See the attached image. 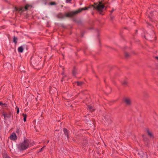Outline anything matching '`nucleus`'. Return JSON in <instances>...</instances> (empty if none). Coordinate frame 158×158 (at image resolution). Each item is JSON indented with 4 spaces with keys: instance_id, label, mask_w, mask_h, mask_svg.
<instances>
[{
    "instance_id": "f03ea898",
    "label": "nucleus",
    "mask_w": 158,
    "mask_h": 158,
    "mask_svg": "<svg viewBox=\"0 0 158 158\" xmlns=\"http://www.w3.org/2000/svg\"><path fill=\"white\" fill-rule=\"evenodd\" d=\"M29 143L30 142L28 139L24 137V141L18 145V149L20 151L26 150L30 147Z\"/></svg>"
},
{
    "instance_id": "423d86ee",
    "label": "nucleus",
    "mask_w": 158,
    "mask_h": 158,
    "mask_svg": "<svg viewBox=\"0 0 158 158\" xmlns=\"http://www.w3.org/2000/svg\"><path fill=\"white\" fill-rule=\"evenodd\" d=\"M123 102L127 106H131L132 105V100L131 98L129 97L124 98L123 99Z\"/></svg>"
},
{
    "instance_id": "39448f33",
    "label": "nucleus",
    "mask_w": 158,
    "mask_h": 158,
    "mask_svg": "<svg viewBox=\"0 0 158 158\" xmlns=\"http://www.w3.org/2000/svg\"><path fill=\"white\" fill-rule=\"evenodd\" d=\"M1 114L4 116V119L5 120H7V118H10L13 116L12 113L10 111L7 112L5 110H4L2 111Z\"/></svg>"
},
{
    "instance_id": "c03bdc74",
    "label": "nucleus",
    "mask_w": 158,
    "mask_h": 158,
    "mask_svg": "<svg viewBox=\"0 0 158 158\" xmlns=\"http://www.w3.org/2000/svg\"><path fill=\"white\" fill-rule=\"evenodd\" d=\"M150 26H151V25L150 24H149Z\"/></svg>"
},
{
    "instance_id": "1a4fd4ad",
    "label": "nucleus",
    "mask_w": 158,
    "mask_h": 158,
    "mask_svg": "<svg viewBox=\"0 0 158 158\" xmlns=\"http://www.w3.org/2000/svg\"><path fill=\"white\" fill-rule=\"evenodd\" d=\"M63 131L64 132V134L67 136V139H69V131L65 128H63Z\"/></svg>"
},
{
    "instance_id": "58836bf2",
    "label": "nucleus",
    "mask_w": 158,
    "mask_h": 158,
    "mask_svg": "<svg viewBox=\"0 0 158 158\" xmlns=\"http://www.w3.org/2000/svg\"><path fill=\"white\" fill-rule=\"evenodd\" d=\"M83 92H84L83 91H81V94H83Z\"/></svg>"
},
{
    "instance_id": "2eb2a0df",
    "label": "nucleus",
    "mask_w": 158,
    "mask_h": 158,
    "mask_svg": "<svg viewBox=\"0 0 158 158\" xmlns=\"http://www.w3.org/2000/svg\"><path fill=\"white\" fill-rule=\"evenodd\" d=\"M19 52L22 53L23 52V48L22 46H21L19 47L18 49Z\"/></svg>"
},
{
    "instance_id": "4c0bfd02",
    "label": "nucleus",
    "mask_w": 158,
    "mask_h": 158,
    "mask_svg": "<svg viewBox=\"0 0 158 158\" xmlns=\"http://www.w3.org/2000/svg\"><path fill=\"white\" fill-rule=\"evenodd\" d=\"M77 41L78 42H79V40H78V39H77Z\"/></svg>"
},
{
    "instance_id": "a18cd8bd",
    "label": "nucleus",
    "mask_w": 158,
    "mask_h": 158,
    "mask_svg": "<svg viewBox=\"0 0 158 158\" xmlns=\"http://www.w3.org/2000/svg\"><path fill=\"white\" fill-rule=\"evenodd\" d=\"M104 82H106V81H105V80H104Z\"/></svg>"
},
{
    "instance_id": "20e7f679",
    "label": "nucleus",
    "mask_w": 158,
    "mask_h": 158,
    "mask_svg": "<svg viewBox=\"0 0 158 158\" xmlns=\"http://www.w3.org/2000/svg\"><path fill=\"white\" fill-rule=\"evenodd\" d=\"M32 7V6L31 5L27 4L24 7L22 6L19 7H15V9L16 11H18L20 15H21L24 11L31 9Z\"/></svg>"
},
{
    "instance_id": "0eeeda50",
    "label": "nucleus",
    "mask_w": 158,
    "mask_h": 158,
    "mask_svg": "<svg viewBox=\"0 0 158 158\" xmlns=\"http://www.w3.org/2000/svg\"><path fill=\"white\" fill-rule=\"evenodd\" d=\"M105 122L107 125H109L111 124L112 122V119L110 118V114L106 115L104 118Z\"/></svg>"
},
{
    "instance_id": "37998d69",
    "label": "nucleus",
    "mask_w": 158,
    "mask_h": 158,
    "mask_svg": "<svg viewBox=\"0 0 158 158\" xmlns=\"http://www.w3.org/2000/svg\"><path fill=\"white\" fill-rule=\"evenodd\" d=\"M73 140L74 141H75V140H74V139H73Z\"/></svg>"
},
{
    "instance_id": "393cba45",
    "label": "nucleus",
    "mask_w": 158,
    "mask_h": 158,
    "mask_svg": "<svg viewBox=\"0 0 158 158\" xmlns=\"http://www.w3.org/2000/svg\"><path fill=\"white\" fill-rule=\"evenodd\" d=\"M16 108H17V114H18L19 112V109L18 107H16Z\"/></svg>"
},
{
    "instance_id": "c9c22d12",
    "label": "nucleus",
    "mask_w": 158,
    "mask_h": 158,
    "mask_svg": "<svg viewBox=\"0 0 158 158\" xmlns=\"http://www.w3.org/2000/svg\"><path fill=\"white\" fill-rule=\"evenodd\" d=\"M97 153L98 154H100L99 152V151H97Z\"/></svg>"
},
{
    "instance_id": "f257e3e1",
    "label": "nucleus",
    "mask_w": 158,
    "mask_h": 158,
    "mask_svg": "<svg viewBox=\"0 0 158 158\" xmlns=\"http://www.w3.org/2000/svg\"><path fill=\"white\" fill-rule=\"evenodd\" d=\"M89 7H85L84 8H80L77 10L74 11H71L65 13V17L72 18L74 17L78 13L83 10H88Z\"/></svg>"
},
{
    "instance_id": "412c9836",
    "label": "nucleus",
    "mask_w": 158,
    "mask_h": 158,
    "mask_svg": "<svg viewBox=\"0 0 158 158\" xmlns=\"http://www.w3.org/2000/svg\"><path fill=\"white\" fill-rule=\"evenodd\" d=\"M1 106L3 107H6L7 106V105L6 103H2V104L1 105Z\"/></svg>"
},
{
    "instance_id": "5701e85b",
    "label": "nucleus",
    "mask_w": 158,
    "mask_h": 158,
    "mask_svg": "<svg viewBox=\"0 0 158 158\" xmlns=\"http://www.w3.org/2000/svg\"><path fill=\"white\" fill-rule=\"evenodd\" d=\"M49 4L51 5H56V3L55 2H51Z\"/></svg>"
},
{
    "instance_id": "ddd939ff",
    "label": "nucleus",
    "mask_w": 158,
    "mask_h": 158,
    "mask_svg": "<svg viewBox=\"0 0 158 158\" xmlns=\"http://www.w3.org/2000/svg\"><path fill=\"white\" fill-rule=\"evenodd\" d=\"M75 83L77 84V85L78 86H81L84 83L83 81H75Z\"/></svg>"
},
{
    "instance_id": "79ce46f5",
    "label": "nucleus",
    "mask_w": 158,
    "mask_h": 158,
    "mask_svg": "<svg viewBox=\"0 0 158 158\" xmlns=\"http://www.w3.org/2000/svg\"><path fill=\"white\" fill-rule=\"evenodd\" d=\"M107 7H105V10H106V9H107Z\"/></svg>"
},
{
    "instance_id": "72a5a7b5",
    "label": "nucleus",
    "mask_w": 158,
    "mask_h": 158,
    "mask_svg": "<svg viewBox=\"0 0 158 158\" xmlns=\"http://www.w3.org/2000/svg\"><path fill=\"white\" fill-rule=\"evenodd\" d=\"M144 140L147 141V142H148V139H144Z\"/></svg>"
},
{
    "instance_id": "ea45409f",
    "label": "nucleus",
    "mask_w": 158,
    "mask_h": 158,
    "mask_svg": "<svg viewBox=\"0 0 158 158\" xmlns=\"http://www.w3.org/2000/svg\"><path fill=\"white\" fill-rule=\"evenodd\" d=\"M49 140H48V141H47V143H49Z\"/></svg>"
},
{
    "instance_id": "f8f14e48",
    "label": "nucleus",
    "mask_w": 158,
    "mask_h": 158,
    "mask_svg": "<svg viewBox=\"0 0 158 158\" xmlns=\"http://www.w3.org/2000/svg\"><path fill=\"white\" fill-rule=\"evenodd\" d=\"M57 17L60 19H64L65 17V14L64 15L62 13H59L57 15Z\"/></svg>"
},
{
    "instance_id": "4be33fe9",
    "label": "nucleus",
    "mask_w": 158,
    "mask_h": 158,
    "mask_svg": "<svg viewBox=\"0 0 158 158\" xmlns=\"http://www.w3.org/2000/svg\"><path fill=\"white\" fill-rule=\"evenodd\" d=\"M45 146H44V147H43L42 148H41V149H40L39 151V152H38V153H39L40 152H41L44 149V148L45 147Z\"/></svg>"
},
{
    "instance_id": "4468645a",
    "label": "nucleus",
    "mask_w": 158,
    "mask_h": 158,
    "mask_svg": "<svg viewBox=\"0 0 158 158\" xmlns=\"http://www.w3.org/2000/svg\"><path fill=\"white\" fill-rule=\"evenodd\" d=\"M18 38L15 36H14L13 38V42L15 44H16L17 43Z\"/></svg>"
},
{
    "instance_id": "e433bc0d",
    "label": "nucleus",
    "mask_w": 158,
    "mask_h": 158,
    "mask_svg": "<svg viewBox=\"0 0 158 158\" xmlns=\"http://www.w3.org/2000/svg\"><path fill=\"white\" fill-rule=\"evenodd\" d=\"M156 58L158 60V56L156 57Z\"/></svg>"
},
{
    "instance_id": "6e6552de",
    "label": "nucleus",
    "mask_w": 158,
    "mask_h": 158,
    "mask_svg": "<svg viewBox=\"0 0 158 158\" xmlns=\"http://www.w3.org/2000/svg\"><path fill=\"white\" fill-rule=\"evenodd\" d=\"M38 58H37V59H36L35 60H34L33 61V66L34 69L39 70L40 68L38 66L40 65V62L39 60H38Z\"/></svg>"
},
{
    "instance_id": "a211bd4d",
    "label": "nucleus",
    "mask_w": 158,
    "mask_h": 158,
    "mask_svg": "<svg viewBox=\"0 0 158 158\" xmlns=\"http://www.w3.org/2000/svg\"><path fill=\"white\" fill-rule=\"evenodd\" d=\"M147 133L148 134V135L150 137H153V135L152 134V133H151V132H150L149 131V130L148 129H147Z\"/></svg>"
},
{
    "instance_id": "cd10ccee",
    "label": "nucleus",
    "mask_w": 158,
    "mask_h": 158,
    "mask_svg": "<svg viewBox=\"0 0 158 158\" xmlns=\"http://www.w3.org/2000/svg\"><path fill=\"white\" fill-rule=\"evenodd\" d=\"M23 118H24V117H27V115L25 114H23Z\"/></svg>"
},
{
    "instance_id": "c85d7f7f",
    "label": "nucleus",
    "mask_w": 158,
    "mask_h": 158,
    "mask_svg": "<svg viewBox=\"0 0 158 158\" xmlns=\"http://www.w3.org/2000/svg\"><path fill=\"white\" fill-rule=\"evenodd\" d=\"M5 158H11L9 156L6 155V156Z\"/></svg>"
},
{
    "instance_id": "a19ab883",
    "label": "nucleus",
    "mask_w": 158,
    "mask_h": 158,
    "mask_svg": "<svg viewBox=\"0 0 158 158\" xmlns=\"http://www.w3.org/2000/svg\"><path fill=\"white\" fill-rule=\"evenodd\" d=\"M136 32H137L138 31V30H135Z\"/></svg>"
},
{
    "instance_id": "7c9ffc66",
    "label": "nucleus",
    "mask_w": 158,
    "mask_h": 158,
    "mask_svg": "<svg viewBox=\"0 0 158 158\" xmlns=\"http://www.w3.org/2000/svg\"><path fill=\"white\" fill-rule=\"evenodd\" d=\"M19 129H17L16 130V132L17 133H19Z\"/></svg>"
},
{
    "instance_id": "2f4dec72",
    "label": "nucleus",
    "mask_w": 158,
    "mask_h": 158,
    "mask_svg": "<svg viewBox=\"0 0 158 158\" xmlns=\"http://www.w3.org/2000/svg\"><path fill=\"white\" fill-rule=\"evenodd\" d=\"M84 34V33H82L81 34V36L82 37H83V36Z\"/></svg>"
},
{
    "instance_id": "7ed1b4c3",
    "label": "nucleus",
    "mask_w": 158,
    "mask_h": 158,
    "mask_svg": "<svg viewBox=\"0 0 158 158\" xmlns=\"http://www.w3.org/2000/svg\"><path fill=\"white\" fill-rule=\"evenodd\" d=\"M89 7H90L89 8V9L93 8L94 10H96L100 12V14H102L105 6L102 4L101 2H99L98 4L97 3H95L93 5H90Z\"/></svg>"
},
{
    "instance_id": "473e14b6",
    "label": "nucleus",
    "mask_w": 158,
    "mask_h": 158,
    "mask_svg": "<svg viewBox=\"0 0 158 158\" xmlns=\"http://www.w3.org/2000/svg\"><path fill=\"white\" fill-rule=\"evenodd\" d=\"M61 74L63 76L64 75H64V72H62L61 73Z\"/></svg>"
},
{
    "instance_id": "aec40b11",
    "label": "nucleus",
    "mask_w": 158,
    "mask_h": 158,
    "mask_svg": "<svg viewBox=\"0 0 158 158\" xmlns=\"http://www.w3.org/2000/svg\"><path fill=\"white\" fill-rule=\"evenodd\" d=\"M107 88H108V90H106V93L107 94H109L111 92V88L109 86L108 87H107Z\"/></svg>"
},
{
    "instance_id": "c756f323",
    "label": "nucleus",
    "mask_w": 158,
    "mask_h": 158,
    "mask_svg": "<svg viewBox=\"0 0 158 158\" xmlns=\"http://www.w3.org/2000/svg\"><path fill=\"white\" fill-rule=\"evenodd\" d=\"M26 118L27 117H24L23 118V121L24 122H26Z\"/></svg>"
},
{
    "instance_id": "9b49d317",
    "label": "nucleus",
    "mask_w": 158,
    "mask_h": 158,
    "mask_svg": "<svg viewBox=\"0 0 158 158\" xmlns=\"http://www.w3.org/2000/svg\"><path fill=\"white\" fill-rule=\"evenodd\" d=\"M10 138L12 140H16L17 137L15 134L13 133L10 135Z\"/></svg>"
},
{
    "instance_id": "f704fd0d",
    "label": "nucleus",
    "mask_w": 158,
    "mask_h": 158,
    "mask_svg": "<svg viewBox=\"0 0 158 158\" xmlns=\"http://www.w3.org/2000/svg\"><path fill=\"white\" fill-rule=\"evenodd\" d=\"M2 104V102H0V105H1Z\"/></svg>"
},
{
    "instance_id": "9d476101",
    "label": "nucleus",
    "mask_w": 158,
    "mask_h": 158,
    "mask_svg": "<svg viewBox=\"0 0 158 158\" xmlns=\"http://www.w3.org/2000/svg\"><path fill=\"white\" fill-rule=\"evenodd\" d=\"M77 69L75 66L73 67V69L72 71V75L75 77H76V76L77 74Z\"/></svg>"
},
{
    "instance_id": "f3484780",
    "label": "nucleus",
    "mask_w": 158,
    "mask_h": 158,
    "mask_svg": "<svg viewBox=\"0 0 158 158\" xmlns=\"http://www.w3.org/2000/svg\"><path fill=\"white\" fill-rule=\"evenodd\" d=\"M128 82L127 81H124L122 82V85L124 86H127Z\"/></svg>"
},
{
    "instance_id": "a878e982",
    "label": "nucleus",
    "mask_w": 158,
    "mask_h": 158,
    "mask_svg": "<svg viewBox=\"0 0 158 158\" xmlns=\"http://www.w3.org/2000/svg\"><path fill=\"white\" fill-rule=\"evenodd\" d=\"M72 0H66V2L67 3H71V1Z\"/></svg>"
},
{
    "instance_id": "6ab92c4d",
    "label": "nucleus",
    "mask_w": 158,
    "mask_h": 158,
    "mask_svg": "<svg viewBox=\"0 0 158 158\" xmlns=\"http://www.w3.org/2000/svg\"><path fill=\"white\" fill-rule=\"evenodd\" d=\"M125 56L126 58H128L130 56L129 53L127 52H125L124 53Z\"/></svg>"
},
{
    "instance_id": "dca6fc26",
    "label": "nucleus",
    "mask_w": 158,
    "mask_h": 158,
    "mask_svg": "<svg viewBox=\"0 0 158 158\" xmlns=\"http://www.w3.org/2000/svg\"><path fill=\"white\" fill-rule=\"evenodd\" d=\"M87 109L90 110L91 112H93L95 110L94 109L92 108V107L90 105L88 106Z\"/></svg>"
},
{
    "instance_id": "b1692460",
    "label": "nucleus",
    "mask_w": 158,
    "mask_h": 158,
    "mask_svg": "<svg viewBox=\"0 0 158 158\" xmlns=\"http://www.w3.org/2000/svg\"><path fill=\"white\" fill-rule=\"evenodd\" d=\"M66 77V75H64L63 76L62 78L61 81H65L64 78Z\"/></svg>"
},
{
    "instance_id": "bb28decb",
    "label": "nucleus",
    "mask_w": 158,
    "mask_h": 158,
    "mask_svg": "<svg viewBox=\"0 0 158 158\" xmlns=\"http://www.w3.org/2000/svg\"><path fill=\"white\" fill-rule=\"evenodd\" d=\"M114 11V9L113 8L112 9V10L110 11V15H111L112 13Z\"/></svg>"
}]
</instances>
